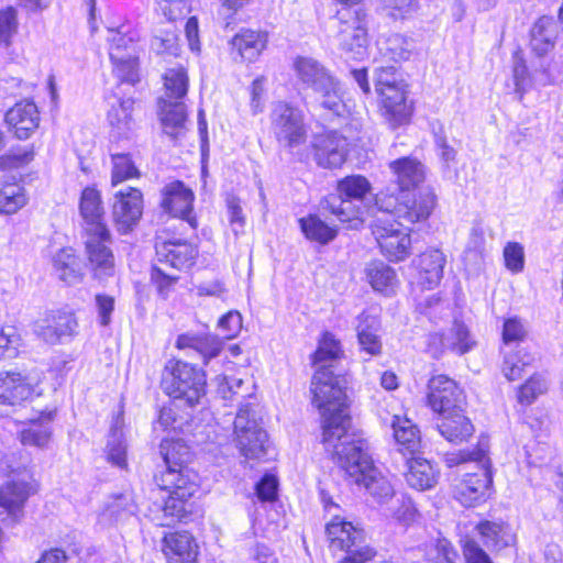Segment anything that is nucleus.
Listing matches in <instances>:
<instances>
[{
  "mask_svg": "<svg viewBox=\"0 0 563 563\" xmlns=\"http://www.w3.org/2000/svg\"><path fill=\"white\" fill-rule=\"evenodd\" d=\"M345 379L332 369L318 367L312 376V404L321 416L322 443L332 461L379 504L387 497L386 482L374 466L368 443L351 426Z\"/></svg>",
  "mask_w": 563,
  "mask_h": 563,
  "instance_id": "obj_1",
  "label": "nucleus"
},
{
  "mask_svg": "<svg viewBox=\"0 0 563 563\" xmlns=\"http://www.w3.org/2000/svg\"><path fill=\"white\" fill-rule=\"evenodd\" d=\"M371 184L367 178L361 175L346 176L338 181L336 195H330L323 200L322 208L340 222L346 223L349 229H358L372 218V233L383 252L387 242V208L384 199L378 196L374 198L373 203L365 205Z\"/></svg>",
  "mask_w": 563,
  "mask_h": 563,
  "instance_id": "obj_2",
  "label": "nucleus"
},
{
  "mask_svg": "<svg viewBox=\"0 0 563 563\" xmlns=\"http://www.w3.org/2000/svg\"><path fill=\"white\" fill-rule=\"evenodd\" d=\"M295 69L301 84L316 93V99L322 109L341 118L351 113V107L345 100L340 80L322 64L310 57H298Z\"/></svg>",
  "mask_w": 563,
  "mask_h": 563,
  "instance_id": "obj_3",
  "label": "nucleus"
},
{
  "mask_svg": "<svg viewBox=\"0 0 563 563\" xmlns=\"http://www.w3.org/2000/svg\"><path fill=\"white\" fill-rule=\"evenodd\" d=\"M161 386L174 400L195 407L206 395V375L187 362L169 360L164 367Z\"/></svg>",
  "mask_w": 563,
  "mask_h": 563,
  "instance_id": "obj_4",
  "label": "nucleus"
},
{
  "mask_svg": "<svg viewBox=\"0 0 563 563\" xmlns=\"http://www.w3.org/2000/svg\"><path fill=\"white\" fill-rule=\"evenodd\" d=\"M165 95L158 100L163 131L172 139L183 135L187 111L181 101L188 90V77L184 68H170L164 75Z\"/></svg>",
  "mask_w": 563,
  "mask_h": 563,
  "instance_id": "obj_5",
  "label": "nucleus"
},
{
  "mask_svg": "<svg viewBox=\"0 0 563 563\" xmlns=\"http://www.w3.org/2000/svg\"><path fill=\"white\" fill-rule=\"evenodd\" d=\"M253 395L249 394L245 401L240 404L234 420V434L241 454L249 460H262L267 454L268 438L260 426L258 413Z\"/></svg>",
  "mask_w": 563,
  "mask_h": 563,
  "instance_id": "obj_6",
  "label": "nucleus"
},
{
  "mask_svg": "<svg viewBox=\"0 0 563 563\" xmlns=\"http://www.w3.org/2000/svg\"><path fill=\"white\" fill-rule=\"evenodd\" d=\"M109 56L113 73L122 82L134 85L139 80V36L129 25L108 29Z\"/></svg>",
  "mask_w": 563,
  "mask_h": 563,
  "instance_id": "obj_7",
  "label": "nucleus"
},
{
  "mask_svg": "<svg viewBox=\"0 0 563 563\" xmlns=\"http://www.w3.org/2000/svg\"><path fill=\"white\" fill-rule=\"evenodd\" d=\"M327 536L333 552L343 551L346 556L340 563H372L376 552L364 544L362 530L339 516L327 525Z\"/></svg>",
  "mask_w": 563,
  "mask_h": 563,
  "instance_id": "obj_8",
  "label": "nucleus"
},
{
  "mask_svg": "<svg viewBox=\"0 0 563 563\" xmlns=\"http://www.w3.org/2000/svg\"><path fill=\"white\" fill-rule=\"evenodd\" d=\"M271 129L278 144L288 150L300 146L307 140L308 126L303 111L286 101L273 104Z\"/></svg>",
  "mask_w": 563,
  "mask_h": 563,
  "instance_id": "obj_9",
  "label": "nucleus"
},
{
  "mask_svg": "<svg viewBox=\"0 0 563 563\" xmlns=\"http://www.w3.org/2000/svg\"><path fill=\"white\" fill-rule=\"evenodd\" d=\"M34 492L33 476L26 468L15 474L0 487V508L7 514V517L3 518L7 526L20 521L23 516L24 504Z\"/></svg>",
  "mask_w": 563,
  "mask_h": 563,
  "instance_id": "obj_10",
  "label": "nucleus"
},
{
  "mask_svg": "<svg viewBox=\"0 0 563 563\" xmlns=\"http://www.w3.org/2000/svg\"><path fill=\"white\" fill-rule=\"evenodd\" d=\"M336 27V42L345 58L363 59L367 52V33L357 13L338 11Z\"/></svg>",
  "mask_w": 563,
  "mask_h": 563,
  "instance_id": "obj_11",
  "label": "nucleus"
},
{
  "mask_svg": "<svg viewBox=\"0 0 563 563\" xmlns=\"http://www.w3.org/2000/svg\"><path fill=\"white\" fill-rule=\"evenodd\" d=\"M86 233V255L93 276L103 280L115 273L114 255L110 249L111 235L109 230Z\"/></svg>",
  "mask_w": 563,
  "mask_h": 563,
  "instance_id": "obj_12",
  "label": "nucleus"
},
{
  "mask_svg": "<svg viewBox=\"0 0 563 563\" xmlns=\"http://www.w3.org/2000/svg\"><path fill=\"white\" fill-rule=\"evenodd\" d=\"M478 472L466 473L454 488L455 499L465 507H475L485 503L493 486V475L489 468V460L477 466Z\"/></svg>",
  "mask_w": 563,
  "mask_h": 563,
  "instance_id": "obj_13",
  "label": "nucleus"
},
{
  "mask_svg": "<svg viewBox=\"0 0 563 563\" xmlns=\"http://www.w3.org/2000/svg\"><path fill=\"white\" fill-rule=\"evenodd\" d=\"M428 404L440 416L462 409L464 396L455 380L434 375L428 384Z\"/></svg>",
  "mask_w": 563,
  "mask_h": 563,
  "instance_id": "obj_14",
  "label": "nucleus"
},
{
  "mask_svg": "<svg viewBox=\"0 0 563 563\" xmlns=\"http://www.w3.org/2000/svg\"><path fill=\"white\" fill-rule=\"evenodd\" d=\"M161 206L170 216L179 218L188 223L191 229L198 227L194 214V191L183 181L176 180L164 186L162 190Z\"/></svg>",
  "mask_w": 563,
  "mask_h": 563,
  "instance_id": "obj_15",
  "label": "nucleus"
},
{
  "mask_svg": "<svg viewBox=\"0 0 563 563\" xmlns=\"http://www.w3.org/2000/svg\"><path fill=\"white\" fill-rule=\"evenodd\" d=\"M397 205L389 213L393 217L404 220L407 224L428 219L438 203V196L434 188L427 186L418 191L415 197L396 198Z\"/></svg>",
  "mask_w": 563,
  "mask_h": 563,
  "instance_id": "obj_16",
  "label": "nucleus"
},
{
  "mask_svg": "<svg viewBox=\"0 0 563 563\" xmlns=\"http://www.w3.org/2000/svg\"><path fill=\"white\" fill-rule=\"evenodd\" d=\"M155 251L159 264L177 271L190 267L198 255L194 244L180 239H168L163 234L155 239Z\"/></svg>",
  "mask_w": 563,
  "mask_h": 563,
  "instance_id": "obj_17",
  "label": "nucleus"
},
{
  "mask_svg": "<svg viewBox=\"0 0 563 563\" xmlns=\"http://www.w3.org/2000/svg\"><path fill=\"white\" fill-rule=\"evenodd\" d=\"M347 153V139L336 131L319 134L313 140V158L322 168L341 167Z\"/></svg>",
  "mask_w": 563,
  "mask_h": 563,
  "instance_id": "obj_18",
  "label": "nucleus"
},
{
  "mask_svg": "<svg viewBox=\"0 0 563 563\" xmlns=\"http://www.w3.org/2000/svg\"><path fill=\"white\" fill-rule=\"evenodd\" d=\"M143 211V198L139 189L129 187L114 194L112 217L117 229L128 233L139 222Z\"/></svg>",
  "mask_w": 563,
  "mask_h": 563,
  "instance_id": "obj_19",
  "label": "nucleus"
},
{
  "mask_svg": "<svg viewBox=\"0 0 563 563\" xmlns=\"http://www.w3.org/2000/svg\"><path fill=\"white\" fill-rule=\"evenodd\" d=\"M77 320L71 312L51 311L35 323L34 332L46 343L56 344L70 338L77 329Z\"/></svg>",
  "mask_w": 563,
  "mask_h": 563,
  "instance_id": "obj_20",
  "label": "nucleus"
},
{
  "mask_svg": "<svg viewBox=\"0 0 563 563\" xmlns=\"http://www.w3.org/2000/svg\"><path fill=\"white\" fill-rule=\"evenodd\" d=\"M413 112L415 100L410 96L407 80L389 79V128L409 124Z\"/></svg>",
  "mask_w": 563,
  "mask_h": 563,
  "instance_id": "obj_21",
  "label": "nucleus"
},
{
  "mask_svg": "<svg viewBox=\"0 0 563 563\" xmlns=\"http://www.w3.org/2000/svg\"><path fill=\"white\" fill-rule=\"evenodd\" d=\"M446 263L444 254L437 250H428L421 253L412 261V267L416 271L415 282L422 289L435 288L442 277L443 268Z\"/></svg>",
  "mask_w": 563,
  "mask_h": 563,
  "instance_id": "obj_22",
  "label": "nucleus"
},
{
  "mask_svg": "<svg viewBox=\"0 0 563 563\" xmlns=\"http://www.w3.org/2000/svg\"><path fill=\"white\" fill-rule=\"evenodd\" d=\"M390 168L395 175V183L399 188L397 198L410 196L411 190L426 180L427 167L417 158L402 157L395 161Z\"/></svg>",
  "mask_w": 563,
  "mask_h": 563,
  "instance_id": "obj_23",
  "label": "nucleus"
},
{
  "mask_svg": "<svg viewBox=\"0 0 563 563\" xmlns=\"http://www.w3.org/2000/svg\"><path fill=\"white\" fill-rule=\"evenodd\" d=\"M5 122L18 139H29L40 123L36 104L29 100L18 102L5 113Z\"/></svg>",
  "mask_w": 563,
  "mask_h": 563,
  "instance_id": "obj_24",
  "label": "nucleus"
},
{
  "mask_svg": "<svg viewBox=\"0 0 563 563\" xmlns=\"http://www.w3.org/2000/svg\"><path fill=\"white\" fill-rule=\"evenodd\" d=\"M435 353L451 351L456 354H465L471 351L476 342L472 338L467 327L462 322L455 321L453 325L444 333H435L430 336V347L438 345Z\"/></svg>",
  "mask_w": 563,
  "mask_h": 563,
  "instance_id": "obj_25",
  "label": "nucleus"
},
{
  "mask_svg": "<svg viewBox=\"0 0 563 563\" xmlns=\"http://www.w3.org/2000/svg\"><path fill=\"white\" fill-rule=\"evenodd\" d=\"M157 482L162 489L175 494V498L189 499L198 490V474L188 466L165 471Z\"/></svg>",
  "mask_w": 563,
  "mask_h": 563,
  "instance_id": "obj_26",
  "label": "nucleus"
},
{
  "mask_svg": "<svg viewBox=\"0 0 563 563\" xmlns=\"http://www.w3.org/2000/svg\"><path fill=\"white\" fill-rule=\"evenodd\" d=\"M79 212L85 222V232L107 230L101 194L95 187H86L80 195Z\"/></svg>",
  "mask_w": 563,
  "mask_h": 563,
  "instance_id": "obj_27",
  "label": "nucleus"
},
{
  "mask_svg": "<svg viewBox=\"0 0 563 563\" xmlns=\"http://www.w3.org/2000/svg\"><path fill=\"white\" fill-rule=\"evenodd\" d=\"M266 44V33L243 29L230 42L231 54L234 59L240 57L243 62H254L264 51Z\"/></svg>",
  "mask_w": 563,
  "mask_h": 563,
  "instance_id": "obj_28",
  "label": "nucleus"
},
{
  "mask_svg": "<svg viewBox=\"0 0 563 563\" xmlns=\"http://www.w3.org/2000/svg\"><path fill=\"white\" fill-rule=\"evenodd\" d=\"M391 428L398 452L405 457L416 455L421 448V437L418 427L407 417L394 415Z\"/></svg>",
  "mask_w": 563,
  "mask_h": 563,
  "instance_id": "obj_29",
  "label": "nucleus"
},
{
  "mask_svg": "<svg viewBox=\"0 0 563 563\" xmlns=\"http://www.w3.org/2000/svg\"><path fill=\"white\" fill-rule=\"evenodd\" d=\"M176 347L187 351V356L198 355L205 364L219 355L222 349L221 342L213 335H196L185 333L178 335Z\"/></svg>",
  "mask_w": 563,
  "mask_h": 563,
  "instance_id": "obj_30",
  "label": "nucleus"
},
{
  "mask_svg": "<svg viewBox=\"0 0 563 563\" xmlns=\"http://www.w3.org/2000/svg\"><path fill=\"white\" fill-rule=\"evenodd\" d=\"M406 460L408 466L406 481L409 486L417 490H427L437 485L439 471L430 461L416 455H409Z\"/></svg>",
  "mask_w": 563,
  "mask_h": 563,
  "instance_id": "obj_31",
  "label": "nucleus"
},
{
  "mask_svg": "<svg viewBox=\"0 0 563 563\" xmlns=\"http://www.w3.org/2000/svg\"><path fill=\"white\" fill-rule=\"evenodd\" d=\"M33 388L19 373L0 374V404L15 406L27 400Z\"/></svg>",
  "mask_w": 563,
  "mask_h": 563,
  "instance_id": "obj_32",
  "label": "nucleus"
},
{
  "mask_svg": "<svg viewBox=\"0 0 563 563\" xmlns=\"http://www.w3.org/2000/svg\"><path fill=\"white\" fill-rule=\"evenodd\" d=\"M166 555H175L181 563H194L198 554V545L187 531L172 532L164 537Z\"/></svg>",
  "mask_w": 563,
  "mask_h": 563,
  "instance_id": "obj_33",
  "label": "nucleus"
},
{
  "mask_svg": "<svg viewBox=\"0 0 563 563\" xmlns=\"http://www.w3.org/2000/svg\"><path fill=\"white\" fill-rule=\"evenodd\" d=\"M483 543L492 550H501L515 543L511 528L504 522L482 521L476 526Z\"/></svg>",
  "mask_w": 563,
  "mask_h": 563,
  "instance_id": "obj_34",
  "label": "nucleus"
},
{
  "mask_svg": "<svg viewBox=\"0 0 563 563\" xmlns=\"http://www.w3.org/2000/svg\"><path fill=\"white\" fill-rule=\"evenodd\" d=\"M410 225L395 217L389 221V262L404 261L410 255Z\"/></svg>",
  "mask_w": 563,
  "mask_h": 563,
  "instance_id": "obj_35",
  "label": "nucleus"
},
{
  "mask_svg": "<svg viewBox=\"0 0 563 563\" xmlns=\"http://www.w3.org/2000/svg\"><path fill=\"white\" fill-rule=\"evenodd\" d=\"M442 421L438 424L440 433L450 442L460 443L467 440L474 431L470 419L463 415V410H456L442 415Z\"/></svg>",
  "mask_w": 563,
  "mask_h": 563,
  "instance_id": "obj_36",
  "label": "nucleus"
},
{
  "mask_svg": "<svg viewBox=\"0 0 563 563\" xmlns=\"http://www.w3.org/2000/svg\"><path fill=\"white\" fill-rule=\"evenodd\" d=\"M52 412L42 415L37 420H32L26 429L20 433L21 442L24 445L46 448L52 437Z\"/></svg>",
  "mask_w": 563,
  "mask_h": 563,
  "instance_id": "obj_37",
  "label": "nucleus"
},
{
  "mask_svg": "<svg viewBox=\"0 0 563 563\" xmlns=\"http://www.w3.org/2000/svg\"><path fill=\"white\" fill-rule=\"evenodd\" d=\"M555 38V23L550 19L541 18L531 30L530 45L537 55L543 56L554 47Z\"/></svg>",
  "mask_w": 563,
  "mask_h": 563,
  "instance_id": "obj_38",
  "label": "nucleus"
},
{
  "mask_svg": "<svg viewBox=\"0 0 563 563\" xmlns=\"http://www.w3.org/2000/svg\"><path fill=\"white\" fill-rule=\"evenodd\" d=\"M53 265L59 279L73 285L80 280L79 264L73 249H62L53 257Z\"/></svg>",
  "mask_w": 563,
  "mask_h": 563,
  "instance_id": "obj_39",
  "label": "nucleus"
},
{
  "mask_svg": "<svg viewBox=\"0 0 563 563\" xmlns=\"http://www.w3.org/2000/svg\"><path fill=\"white\" fill-rule=\"evenodd\" d=\"M299 225L308 240L316 241L320 244H328L336 235V230L329 227L316 214L300 218Z\"/></svg>",
  "mask_w": 563,
  "mask_h": 563,
  "instance_id": "obj_40",
  "label": "nucleus"
},
{
  "mask_svg": "<svg viewBox=\"0 0 563 563\" xmlns=\"http://www.w3.org/2000/svg\"><path fill=\"white\" fill-rule=\"evenodd\" d=\"M342 354L340 343L334 339V336L325 332L321 340L319 341V345L317 351L312 355V364L316 367H323L332 369L333 364L340 358Z\"/></svg>",
  "mask_w": 563,
  "mask_h": 563,
  "instance_id": "obj_41",
  "label": "nucleus"
},
{
  "mask_svg": "<svg viewBox=\"0 0 563 563\" xmlns=\"http://www.w3.org/2000/svg\"><path fill=\"white\" fill-rule=\"evenodd\" d=\"M159 452L166 465L165 471L187 467L185 464L189 460L190 453L189 448L181 440L163 439L159 445Z\"/></svg>",
  "mask_w": 563,
  "mask_h": 563,
  "instance_id": "obj_42",
  "label": "nucleus"
},
{
  "mask_svg": "<svg viewBox=\"0 0 563 563\" xmlns=\"http://www.w3.org/2000/svg\"><path fill=\"white\" fill-rule=\"evenodd\" d=\"M536 362V356L525 349L515 352H505L501 371L508 380H516L522 376L526 367Z\"/></svg>",
  "mask_w": 563,
  "mask_h": 563,
  "instance_id": "obj_43",
  "label": "nucleus"
},
{
  "mask_svg": "<svg viewBox=\"0 0 563 563\" xmlns=\"http://www.w3.org/2000/svg\"><path fill=\"white\" fill-rule=\"evenodd\" d=\"M134 101L131 98L120 99L111 103L108 112V121L118 135H124L132 128V110Z\"/></svg>",
  "mask_w": 563,
  "mask_h": 563,
  "instance_id": "obj_44",
  "label": "nucleus"
},
{
  "mask_svg": "<svg viewBox=\"0 0 563 563\" xmlns=\"http://www.w3.org/2000/svg\"><path fill=\"white\" fill-rule=\"evenodd\" d=\"M175 497V494L169 493L168 498L164 501V505L158 510L159 514L152 518V520L157 526L168 527L185 516V504L188 499H180Z\"/></svg>",
  "mask_w": 563,
  "mask_h": 563,
  "instance_id": "obj_45",
  "label": "nucleus"
},
{
  "mask_svg": "<svg viewBox=\"0 0 563 563\" xmlns=\"http://www.w3.org/2000/svg\"><path fill=\"white\" fill-rule=\"evenodd\" d=\"M24 188L18 184H7L0 188V213L12 214L24 207Z\"/></svg>",
  "mask_w": 563,
  "mask_h": 563,
  "instance_id": "obj_46",
  "label": "nucleus"
},
{
  "mask_svg": "<svg viewBox=\"0 0 563 563\" xmlns=\"http://www.w3.org/2000/svg\"><path fill=\"white\" fill-rule=\"evenodd\" d=\"M548 379L541 374L532 375L522 384L517 393L518 402L523 406L533 404L537 398L548 391Z\"/></svg>",
  "mask_w": 563,
  "mask_h": 563,
  "instance_id": "obj_47",
  "label": "nucleus"
},
{
  "mask_svg": "<svg viewBox=\"0 0 563 563\" xmlns=\"http://www.w3.org/2000/svg\"><path fill=\"white\" fill-rule=\"evenodd\" d=\"M112 185L139 177L140 172L129 154H112Z\"/></svg>",
  "mask_w": 563,
  "mask_h": 563,
  "instance_id": "obj_48",
  "label": "nucleus"
},
{
  "mask_svg": "<svg viewBox=\"0 0 563 563\" xmlns=\"http://www.w3.org/2000/svg\"><path fill=\"white\" fill-rule=\"evenodd\" d=\"M391 509L395 520L404 526L412 523L418 517V511L411 498L404 494H393Z\"/></svg>",
  "mask_w": 563,
  "mask_h": 563,
  "instance_id": "obj_49",
  "label": "nucleus"
},
{
  "mask_svg": "<svg viewBox=\"0 0 563 563\" xmlns=\"http://www.w3.org/2000/svg\"><path fill=\"white\" fill-rule=\"evenodd\" d=\"M107 454L108 460L123 468L126 465V446L123 440L122 431L119 430L117 426L112 427L111 432L109 434L108 444H107Z\"/></svg>",
  "mask_w": 563,
  "mask_h": 563,
  "instance_id": "obj_50",
  "label": "nucleus"
},
{
  "mask_svg": "<svg viewBox=\"0 0 563 563\" xmlns=\"http://www.w3.org/2000/svg\"><path fill=\"white\" fill-rule=\"evenodd\" d=\"M457 552L446 539H438L427 552L428 563H455Z\"/></svg>",
  "mask_w": 563,
  "mask_h": 563,
  "instance_id": "obj_51",
  "label": "nucleus"
},
{
  "mask_svg": "<svg viewBox=\"0 0 563 563\" xmlns=\"http://www.w3.org/2000/svg\"><path fill=\"white\" fill-rule=\"evenodd\" d=\"M489 460L487 457L486 449L478 446L474 450H463L459 452H452L445 455V463L449 467H453L467 462H475L478 466L482 463H486Z\"/></svg>",
  "mask_w": 563,
  "mask_h": 563,
  "instance_id": "obj_52",
  "label": "nucleus"
},
{
  "mask_svg": "<svg viewBox=\"0 0 563 563\" xmlns=\"http://www.w3.org/2000/svg\"><path fill=\"white\" fill-rule=\"evenodd\" d=\"M504 262L508 271L518 274L525 267V251L523 246L518 242H508L504 247Z\"/></svg>",
  "mask_w": 563,
  "mask_h": 563,
  "instance_id": "obj_53",
  "label": "nucleus"
},
{
  "mask_svg": "<svg viewBox=\"0 0 563 563\" xmlns=\"http://www.w3.org/2000/svg\"><path fill=\"white\" fill-rule=\"evenodd\" d=\"M18 31L16 11L12 7L0 10V45L8 46Z\"/></svg>",
  "mask_w": 563,
  "mask_h": 563,
  "instance_id": "obj_54",
  "label": "nucleus"
},
{
  "mask_svg": "<svg viewBox=\"0 0 563 563\" xmlns=\"http://www.w3.org/2000/svg\"><path fill=\"white\" fill-rule=\"evenodd\" d=\"M415 48L413 41L400 34L389 37V58L395 62L408 60Z\"/></svg>",
  "mask_w": 563,
  "mask_h": 563,
  "instance_id": "obj_55",
  "label": "nucleus"
},
{
  "mask_svg": "<svg viewBox=\"0 0 563 563\" xmlns=\"http://www.w3.org/2000/svg\"><path fill=\"white\" fill-rule=\"evenodd\" d=\"M366 277L374 290L387 289V265L383 261H373L366 267Z\"/></svg>",
  "mask_w": 563,
  "mask_h": 563,
  "instance_id": "obj_56",
  "label": "nucleus"
},
{
  "mask_svg": "<svg viewBox=\"0 0 563 563\" xmlns=\"http://www.w3.org/2000/svg\"><path fill=\"white\" fill-rule=\"evenodd\" d=\"M432 132L440 158L448 165L451 162H454L456 152L452 146L449 145L444 135L443 125L440 122L432 123Z\"/></svg>",
  "mask_w": 563,
  "mask_h": 563,
  "instance_id": "obj_57",
  "label": "nucleus"
},
{
  "mask_svg": "<svg viewBox=\"0 0 563 563\" xmlns=\"http://www.w3.org/2000/svg\"><path fill=\"white\" fill-rule=\"evenodd\" d=\"M461 547L466 563H493L475 540L464 537L461 540Z\"/></svg>",
  "mask_w": 563,
  "mask_h": 563,
  "instance_id": "obj_58",
  "label": "nucleus"
},
{
  "mask_svg": "<svg viewBox=\"0 0 563 563\" xmlns=\"http://www.w3.org/2000/svg\"><path fill=\"white\" fill-rule=\"evenodd\" d=\"M157 10L168 21L181 19L189 12L185 0H157Z\"/></svg>",
  "mask_w": 563,
  "mask_h": 563,
  "instance_id": "obj_59",
  "label": "nucleus"
},
{
  "mask_svg": "<svg viewBox=\"0 0 563 563\" xmlns=\"http://www.w3.org/2000/svg\"><path fill=\"white\" fill-rule=\"evenodd\" d=\"M527 335L526 325L516 317L505 320L503 328V341L505 344L522 341Z\"/></svg>",
  "mask_w": 563,
  "mask_h": 563,
  "instance_id": "obj_60",
  "label": "nucleus"
},
{
  "mask_svg": "<svg viewBox=\"0 0 563 563\" xmlns=\"http://www.w3.org/2000/svg\"><path fill=\"white\" fill-rule=\"evenodd\" d=\"M218 325L224 338L232 339L236 336L242 329V316L239 311H229L220 318Z\"/></svg>",
  "mask_w": 563,
  "mask_h": 563,
  "instance_id": "obj_61",
  "label": "nucleus"
},
{
  "mask_svg": "<svg viewBox=\"0 0 563 563\" xmlns=\"http://www.w3.org/2000/svg\"><path fill=\"white\" fill-rule=\"evenodd\" d=\"M19 335L13 328L1 329L0 331V358L13 357L16 354Z\"/></svg>",
  "mask_w": 563,
  "mask_h": 563,
  "instance_id": "obj_62",
  "label": "nucleus"
},
{
  "mask_svg": "<svg viewBox=\"0 0 563 563\" xmlns=\"http://www.w3.org/2000/svg\"><path fill=\"white\" fill-rule=\"evenodd\" d=\"M99 322L107 327L111 322V314L114 310V297L106 294H97L95 297Z\"/></svg>",
  "mask_w": 563,
  "mask_h": 563,
  "instance_id": "obj_63",
  "label": "nucleus"
},
{
  "mask_svg": "<svg viewBox=\"0 0 563 563\" xmlns=\"http://www.w3.org/2000/svg\"><path fill=\"white\" fill-rule=\"evenodd\" d=\"M278 482L274 475L265 474L256 484L255 490L262 501H272L277 495Z\"/></svg>",
  "mask_w": 563,
  "mask_h": 563,
  "instance_id": "obj_64",
  "label": "nucleus"
}]
</instances>
